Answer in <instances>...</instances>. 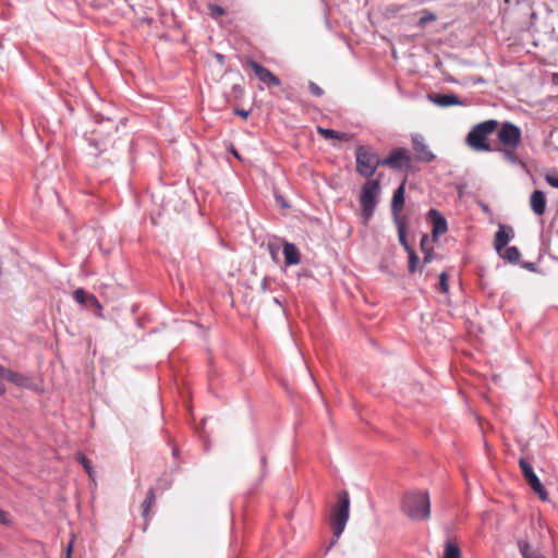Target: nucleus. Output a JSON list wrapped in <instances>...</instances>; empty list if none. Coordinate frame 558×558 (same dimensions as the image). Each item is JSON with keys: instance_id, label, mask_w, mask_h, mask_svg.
Instances as JSON below:
<instances>
[{"instance_id": "nucleus-19", "label": "nucleus", "mask_w": 558, "mask_h": 558, "mask_svg": "<svg viewBox=\"0 0 558 558\" xmlns=\"http://www.w3.org/2000/svg\"><path fill=\"white\" fill-rule=\"evenodd\" d=\"M317 132L325 140H339V141L348 142L351 138V136L348 133H340V132H337L331 129H325L323 126H317Z\"/></svg>"}, {"instance_id": "nucleus-21", "label": "nucleus", "mask_w": 558, "mask_h": 558, "mask_svg": "<svg viewBox=\"0 0 558 558\" xmlns=\"http://www.w3.org/2000/svg\"><path fill=\"white\" fill-rule=\"evenodd\" d=\"M442 558H461V550L454 541L449 539L445 543Z\"/></svg>"}, {"instance_id": "nucleus-16", "label": "nucleus", "mask_w": 558, "mask_h": 558, "mask_svg": "<svg viewBox=\"0 0 558 558\" xmlns=\"http://www.w3.org/2000/svg\"><path fill=\"white\" fill-rule=\"evenodd\" d=\"M530 205L534 214L542 216L546 210V197L542 191H534L530 197Z\"/></svg>"}, {"instance_id": "nucleus-12", "label": "nucleus", "mask_w": 558, "mask_h": 558, "mask_svg": "<svg viewBox=\"0 0 558 558\" xmlns=\"http://www.w3.org/2000/svg\"><path fill=\"white\" fill-rule=\"evenodd\" d=\"M513 229L509 226L500 225L495 234L494 246L498 254L507 246L509 241L513 238Z\"/></svg>"}, {"instance_id": "nucleus-4", "label": "nucleus", "mask_w": 558, "mask_h": 558, "mask_svg": "<svg viewBox=\"0 0 558 558\" xmlns=\"http://www.w3.org/2000/svg\"><path fill=\"white\" fill-rule=\"evenodd\" d=\"M356 171L364 178H371L378 166L383 165L379 155L371 147L361 145L355 149Z\"/></svg>"}, {"instance_id": "nucleus-30", "label": "nucleus", "mask_w": 558, "mask_h": 558, "mask_svg": "<svg viewBox=\"0 0 558 558\" xmlns=\"http://www.w3.org/2000/svg\"><path fill=\"white\" fill-rule=\"evenodd\" d=\"M545 180L550 186L558 189V173L546 174Z\"/></svg>"}, {"instance_id": "nucleus-31", "label": "nucleus", "mask_w": 558, "mask_h": 558, "mask_svg": "<svg viewBox=\"0 0 558 558\" xmlns=\"http://www.w3.org/2000/svg\"><path fill=\"white\" fill-rule=\"evenodd\" d=\"M399 240L402 245H404L405 248L410 250L407 243L405 233L402 227L399 228Z\"/></svg>"}, {"instance_id": "nucleus-22", "label": "nucleus", "mask_w": 558, "mask_h": 558, "mask_svg": "<svg viewBox=\"0 0 558 558\" xmlns=\"http://www.w3.org/2000/svg\"><path fill=\"white\" fill-rule=\"evenodd\" d=\"M519 548L523 558H545L541 553L533 549L526 542L520 541Z\"/></svg>"}, {"instance_id": "nucleus-5", "label": "nucleus", "mask_w": 558, "mask_h": 558, "mask_svg": "<svg viewBox=\"0 0 558 558\" xmlns=\"http://www.w3.org/2000/svg\"><path fill=\"white\" fill-rule=\"evenodd\" d=\"M350 499L347 492L341 493L338 496L336 506L331 510L330 524L332 533L336 537H339L349 520Z\"/></svg>"}, {"instance_id": "nucleus-37", "label": "nucleus", "mask_w": 558, "mask_h": 558, "mask_svg": "<svg viewBox=\"0 0 558 558\" xmlns=\"http://www.w3.org/2000/svg\"><path fill=\"white\" fill-rule=\"evenodd\" d=\"M232 154L236 157V158H240L239 154L236 153V150H232Z\"/></svg>"}, {"instance_id": "nucleus-36", "label": "nucleus", "mask_w": 558, "mask_h": 558, "mask_svg": "<svg viewBox=\"0 0 558 558\" xmlns=\"http://www.w3.org/2000/svg\"><path fill=\"white\" fill-rule=\"evenodd\" d=\"M430 260V255L427 254L425 257H424V263H428Z\"/></svg>"}, {"instance_id": "nucleus-23", "label": "nucleus", "mask_w": 558, "mask_h": 558, "mask_svg": "<svg viewBox=\"0 0 558 558\" xmlns=\"http://www.w3.org/2000/svg\"><path fill=\"white\" fill-rule=\"evenodd\" d=\"M504 250H505L504 253L501 252L499 254L502 258L507 259L510 263H517L520 259L521 253L518 250V247L510 246L507 248L505 247Z\"/></svg>"}, {"instance_id": "nucleus-14", "label": "nucleus", "mask_w": 558, "mask_h": 558, "mask_svg": "<svg viewBox=\"0 0 558 558\" xmlns=\"http://www.w3.org/2000/svg\"><path fill=\"white\" fill-rule=\"evenodd\" d=\"M429 217L432 218L433 222V236L434 239H437L439 235L447 232V221L445 217L437 211L436 209L429 210Z\"/></svg>"}, {"instance_id": "nucleus-28", "label": "nucleus", "mask_w": 558, "mask_h": 558, "mask_svg": "<svg viewBox=\"0 0 558 558\" xmlns=\"http://www.w3.org/2000/svg\"><path fill=\"white\" fill-rule=\"evenodd\" d=\"M0 524H3V525L12 524L11 514L3 509H0Z\"/></svg>"}, {"instance_id": "nucleus-17", "label": "nucleus", "mask_w": 558, "mask_h": 558, "mask_svg": "<svg viewBox=\"0 0 558 558\" xmlns=\"http://www.w3.org/2000/svg\"><path fill=\"white\" fill-rule=\"evenodd\" d=\"M284 264L287 266L298 265L301 260V255L298 247L289 242L283 243Z\"/></svg>"}, {"instance_id": "nucleus-3", "label": "nucleus", "mask_w": 558, "mask_h": 558, "mask_svg": "<svg viewBox=\"0 0 558 558\" xmlns=\"http://www.w3.org/2000/svg\"><path fill=\"white\" fill-rule=\"evenodd\" d=\"M499 128L497 120H486L475 124L466 135V145L475 151H493L488 137Z\"/></svg>"}, {"instance_id": "nucleus-8", "label": "nucleus", "mask_w": 558, "mask_h": 558, "mask_svg": "<svg viewBox=\"0 0 558 558\" xmlns=\"http://www.w3.org/2000/svg\"><path fill=\"white\" fill-rule=\"evenodd\" d=\"M411 162L412 158L409 150L402 147L392 149L390 155L383 159V166L396 170L410 169Z\"/></svg>"}, {"instance_id": "nucleus-1", "label": "nucleus", "mask_w": 558, "mask_h": 558, "mask_svg": "<svg viewBox=\"0 0 558 558\" xmlns=\"http://www.w3.org/2000/svg\"><path fill=\"white\" fill-rule=\"evenodd\" d=\"M498 145L494 148L502 155L504 159L512 165L520 163L517 153L522 142V131L511 122H504L497 131Z\"/></svg>"}, {"instance_id": "nucleus-18", "label": "nucleus", "mask_w": 558, "mask_h": 558, "mask_svg": "<svg viewBox=\"0 0 558 558\" xmlns=\"http://www.w3.org/2000/svg\"><path fill=\"white\" fill-rule=\"evenodd\" d=\"M429 99L440 107H449V106H457L462 105V101L453 94H436V95H429Z\"/></svg>"}, {"instance_id": "nucleus-7", "label": "nucleus", "mask_w": 558, "mask_h": 558, "mask_svg": "<svg viewBox=\"0 0 558 558\" xmlns=\"http://www.w3.org/2000/svg\"><path fill=\"white\" fill-rule=\"evenodd\" d=\"M520 469L523 473V476L533 492L542 499L546 501L548 499V493L544 488L537 475L534 473V470L531 463L526 459H520L519 461Z\"/></svg>"}, {"instance_id": "nucleus-11", "label": "nucleus", "mask_w": 558, "mask_h": 558, "mask_svg": "<svg viewBox=\"0 0 558 558\" xmlns=\"http://www.w3.org/2000/svg\"><path fill=\"white\" fill-rule=\"evenodd\" d=\"M413 150L415 153V157L417 160L423 162H432L435 160L436 156L428 148V146L424 143L421 136L413 137Z\"/></svg>"}, {"instance_id": "nucleus-34", "label": "nucleus", "mask_w": 558, "mask_h": 558, "mask_svg": "<svg viewBox=\"0 0 558 558\" xmlns=\"http://www.w3.org/2000/svg\"><path fill=\"white\" fill-rule=\"evenodd\" d=\"M236 113L241 116L242 118L246 119L248 116V112L245 110H236Z\"/></svg>"}, {"instance_id": "nucleus-24", "label": "nucleus", "mask_w": 558, "mask_h": 558, "mask_svg": "<svg viewBox=\"0 0 558 558\" xmlns=\"http://www.w3.org/2000/svg\"><path fill=\"white\" fill-rule=\"evenodd\" d=\"M76 461L83 465L90 480H94V470L92 461L82 452L76 453Z\"/></svg>"}, {"instance_id": "nucleus-27", "label": "nucleus", "mask_w": 558, "mask_h": 558, "mask_svg": "<svg viewBox=\"0 0 558 558\" xmlns=\"http://www.w3.org/2000/svg\"><path fill=\"white\" fill-rule=\"evenodd\" d=\"M409 253H410V255H409V271L414 272L416 270L418 257L412 250H409Z\"/></svg>"}, {"instance_id": "nucleus-25", "label": "nucleus", "mask_w": 558, "mask_h": 558, "mask_svg": "<svg viewBox=\"0 0 558 558\" xmlns=\"http://www.w3.org/2000/svg\"><path fill=\"white\" fill-rule=\"evenodd\" d=\"M438 288H439L440 292H442V293H448V291H449L448 275L445 271H442L439 276Z\"/></svg>"}, {"instance_id": "nucleus-9", "label": "nucleus", "mask_w": 558, "mask_h": 558, "mask_svg": "<svg viewBox=\"0 0 558 558\" xmlns=\"http://www.w3.org/2000/svg\"><path fill=\"white\" fill-rule=\"evenodd\" d=\"M246 65L252 69L257 78L267 86H279L280 80L277 75L270 72L267 68L260 65L252 59H246Z\"/></svg>"}, {"instance_id": "nucleus-29", "label": "nucleus", "mask_w": 558, "mask_h": 558, "mask_svg": "<svg viewBox=\"0 0 558 558\" xmlns=\"http://www.w3.org/2000/svg\"><path fill=\"white\" fill-rule=\"evenodd\" d=\"M308 88H310V92L314 95V96H322L324 94V90L323 88H320L316 83L314 82H310L308 84Z\"/></svg>"}, {"instance_id": "nucleus-33", "label": "nucleus", "mask_w": 558, "mask_h": 558, "mask_svg": "<svg viewBox=\"0 0 558 558\" xmlns=\"http://www.w3.org/2000/svg\"><path fill=\"white\" fill-rule=\"evenodd\" d=\"M72 548H73V541H71L68 544V546H66V556H65V558H71Z\"/></svg>"}, {"instance_id": "nucleus-26", "label": "nucleus", "mask_w": 558, "mask_h": 558, "mask_svg": "<svg viewBox=\"0 0 558 558\" xmlns=\"http://www.w3.org/2000/svg\"><path fill=\"white\" fill-rule=\"evenodd\" d=\"M208 11L210 15L215 19L220 17L225 14V9L218 4L210 3L208 4Z\"/></svg>"}, {"instance_id": "nucleus-13", "label": "nucleus", "mask_w": 558, "mask_h": 558, "mask_svg": "<svg viewBox=\"0 0 558 558\" xmlns=\"http://www.w3.org/2000/svg\"><path fill=\"white\" fill-rule=\"evenodd\" d=\"M405 180L402 181L400 186L395 191L392 202H391V211L395 218H398L404 207L405 202Z\"/></svg>"}, {"instance_id": "nucleus-35", "label": "nucleus", "mask_w": 558, "mask_h": 558, "mask_svg": "<svg viewBox=\"0 0 558 558\" xmlns=\"http://www.w3.org/2000/svg\"><path fill=\"white\" fill-rule=\"evenodd\" d=\"M5 393V386L4 384L0 380V396L4 395Z\"/></svg>"}, {"instance_id": "nucleus-20", "label": "nucleus", "mask_w": 558, "mask_h": 558, "mask_svg": "<svg viewBox=\"0 0 558 558\" xmlns=\"http://www.w3.org/2000/svg\"><path fill=\"white\" fill-rule=\"evenodd\" d=\"M155 499H156V496H155V492L153 488H150L147 494H146V498L142 505V514L143 517L147 520L148 517H149V513H150V510L153 509V507L155 506Z\"/></svg>"}, {"instance_id": "nucleus-15", "label": "nucleus", "mask_w": 558, "mask_h": 558, "mask_svg": "<svg viewBox=\"0 0 558 558\" xmlns=\"http://www.w3.org/2000/svg\"><path fill=\"white\" fill-rule=\"evenodd\" d=\"M0 378H4L19 387H26L29 381L28 378L23 374L13 372L3 367L2 365H0Z\"/></svg>"}, {"instance_id": "nucleus-2", "label": "nucleus", "mask_w": 558, "mask_h": 558, "mask_svg": "<svg viewBox=\"0 0 558 558\" xmlns=\"http://www.w3.org/2000/svg\"><path fill=\"white\" fill-rule=\"evenodd\" d=\"M401 509L411 520H427L430 517V501L427 492L413 490L402 498Z\"/></svg>"}, {"instance_id": "nucleus-32", "label": "nucleus", "mask_w": 558, "mask_h": 558, "mask_svg": "<svg viewBox=\"0 0 558 558\" xmlns=\"http://www.w3.org/2000/svg\"><path fill=\"white\" fill-rule=\"evenodd\" d=\"M435 19H436V17H435V15L430 13V14H428V15L422 16V17L420 19V24L424 25V24H426L427 22L434 21Z\"/></svg>"}, {"instance_id": "nucleus-6", "label": "nucleus", "mask_w": 558, "mask_h": 558, "mask_svg": "<svg viewBox=\"0 0 558 558\" xmlns=\"http://www.w3.org/2000/svg\"><path fill=\"white\" fill-rule=\"evenodd\" d=\"M379 193V182L377 180L367 181L361 191L360 203L363 222L366 225L374 214L377 195Z\"/></svg>"}, {"instance_id": "nucleus-10", "label": "nucleus", "mask_w": 558, "mask_h": 558, "mask_svg": "<svg viewBox=\"0 0 558 558\" xmlns=\"http://www.w3.org/2000/svg\"><path fill=\"white\" fill-rule=\"evenodd\" d=\"M73 298L77 303L95 310L97 316H101L102 306L94 294L87 293L84 289L78 288L73 292Z\"/></svg>"}]
</instances>
